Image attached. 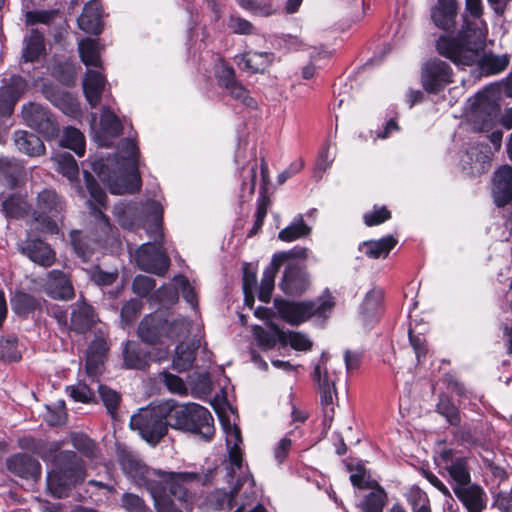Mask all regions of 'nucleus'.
<instances>
[{
  "instance_id": "obj_1",
  "label": "nucleus",
  "mask_w": 512,
  "mask_h": 512,
  "mask_svg": "<svg viewBox=\"0 0 512 512\" xmlns=\"http://www.w3.org/2000/svg\"><path fill=\"white\" fill-rule=\"evenodd\" d=\"M463 16L464 27L455 38L441 37L437 43L438 52L454 64H471L479 58L485 48L487 37L486 23L481 19V0H466Z\"/></svg>"
},
{
  "instance_id": "obj_2",
  "label": "nucleus",
  "mask_w": 512,
  "mask_h": 512,
  "mask_svg": "<svg viewBox=\"0 0 512 512\" xmlns=\"http://www.w3.org/2000/svg\"><path fill=\"white\" fill-rule=\"evenodd\" d=\"M169 425L178 430L199 435L210 441L215 433L214 419L205 407L196 403L177 404L167 413Z\"/></svg>"
},
{
  "instance_id": "obj_3",
  "label": "nucleus",
  "mask_w": 512,
  "mask_h": 512,
  "mask_svg": "<svg viewBox=\"0 0 512 512\" xmlns=\"http://www.w3.org/2000/svg\"><path fill=\"white\" fill-rule=\"evenodd\" d=\"M84 479L82 461L72 451H61L53 458V469L47 475V487L55 497L62 498L72 486Z\"/></svg>"
},
{
  "instance_id": "obj_4",
  "label": "nucleus",
  "mask_w": 512,
  "mask_h": 512,
  "mask_svg": "<svg viewBox=\"0 0 512 512\" xmlns=\"http://www.w3.org/2000/svg\"><path fill=\"white\" fill-rule=\"evenodd\" d=\"M121 157L127 161V167L115 178H108V187L112 194L121 195L134 193L141 188V178L138 171V148L134 140L124 139L120 143Z\"/></svg>"
},
{
  "instance_id": "obj_5",
  "label": "nucleus",
  "mask_w": 512,
  "mask_h": 512,
  "mask_svg": "<svg viewBox=\"0 0 512 512\" xmlns=\"http://www.w3.org/2000/svg\"><path fill=\"white\" fill-rule=\"evenodd\" d=\"M210 481L209 474H200L196 472H164L157 471L155 485L158 489L169 496L173 497L182 506L191 504L192 495L189 493L188 486L191 483L207 484Z\"/></svg>"
},
{
  "instance_id": "obj_6",
  "label": "nucleus",
  "mask_w": 512,
  "mask_h": 512,
  "mask_svg": "<svg viewBox=\"0 0 512 512\" xmlns=\"http://www.w3.org/2000/svg\"><path fill=\"white\" fill-rule=\"evenodd\" d=\"M274 306L281 319L291 325H299L313 315L325 316L333 308L334 302L331 296L316 301L298 302L275 299Z\"/></svg>"
},
{
  "instance_id": "obj_7",
  "label": "nucleus",
  "mask_w": 512,
  "mask_h": 512,
  "mask_svg": "<svg viewBox=\"0 0 512 512\" xmlns=\"http://www.w3.org/2000/svg\"><path fill=\"white\" fill-rule=\"evenodd\" d=\"M162 214V207L156 201H148L143 206L119 203L114 207V215L123 228L133 230L140 227L143 224V216H145L152 222L148 230H155L159 235L161 234Z\"/></svg>"
},
{
  "instance_id": "obj_8",
  "label": "nucleus",
  "mask_w": 512,
  "mask_h": 512,
  "mask_svg": "<svg viewBox=\"0 0 512 512\" xmlns=\"http://www.w3.org/2000/svg\"><path fill=\"white\" fill-rule=\"evenodd\" d=\"M168 425V417L154 407L140 409L130 420L131 429L138 431L140 436L151 445H156L166 435Z\"/></svg>"
},
{
  "instance_id": "obj_9",
  "label": "nucleus",
  "mask_w": 512,
  "mask_h": 512,
  "mask_svg": "<svg viewBox=\"0 0 512 512\" xmlns=\"http://www.w3.org/2000/svg\"><path fill=\"white\" fill-rule=\"evenodd\" d=\"M151 237L154 238L153 243H145L136 251L135 258L140 269L163 276L169 268L170 260L163 251L160 240L163 233L159 235L155 230H147Z\"/></svg>"
},
{
  "instance_id": "obj_10",
  "label": "nucleus",
  "mask_w": 512,
  "mask_h": 512,
  "mask_svg": "<svg viewBox=\"0 0 512 512\" xmlns=\"http://www.w3.org/2000/svg\"><path fill=\"white\" fill-rule=\"evenodd\" d=\"M236 483L233 485L231 491L228 493L224 490H215L209 496L210 504L216 509H232L234 506L235 496L243 489V494L246 499L256 497L255 480L250 472L240 474L237 472Z\"/></svg>"
},
{
  "instance_id": "obj_11",
  "label": "nucleus",
  "mask_w": 512,
  "mask_h": 512,
  "mask_svg": "<svg viewBox=\"0 0 512 512\" xmlns=\"http://www.w3.org/2000/svg\"><path fill=\"white\" fill-rule=\"evenodd\" d=\"M22 118L31 128L47 138L57 136L59 128L50 111L39 104L28 103L22 108Z\"/></svg>"
},
{
  "instance_id": "obj_12",
  "label": "nucleus",
  "mask_w": 512,
  "mask_h": 512,
  "mask_svg": "<svg viewBox=\"0 0 512 512\" xmlns=\"http://www.w3.org/2000/svg\"><path fill=\"white\" fill-rule=\"evenodd\" d=\"M421 81L427 92L438 93L452 81L451 68L440 59H432L423 66Z\"/></svg>"
},
{
  "instance_id": "obj_13",
  "label": "nucleus",
  "mask_w": 512,
  "mask_h": 512,
  "mask_svg": "<svg viewBox=\"0 0 512 512\" xmlns=\"http://www.w3.org/2000/svg\"><path fill=\"white\" fill-rule=\"evenodd\" d=\"M471 108V117L481 124V129L490 126L499 112L496 91L487 88L477 93Z\"/></svg>"
},
{
  "instance_id": "obj_14",
  "label": "nucleus",
  "mask_w": 512,
  "mask_h": 512,
  "mask_svg": "<svg viewBox=\"0 0 512 512\" xmlns=\"http://www.w3.org/2000/svg\"><path fill=\"white\" fill-rule=\"evenodd\" d=\"M64 207L63 201L54 190L44 189L37 196L36 221L46 222V228L53 233L57 230V226L49 218L59 214Z\"/></svg>"
},
{
  "instance_id": "obj_15",
  "label": "nucleus",
  "mask_w": 512,
  "mask_h": 512,
  "mask_svg": "<svg viewBox=\"0 0 512 512\" xmlns=\"http://www.w3.org/2000/svg\"><path fill=\"white\" fill-rule=\"evenodd\" d=\"M120 465L123 472L136 484L146 486L147 489L155 484L158 470L147 467L134 454L122 453L120 455Z\"/></svg>"
},
{
  "instance_id": "obj_16",
  "label": "nucleus",
  "mask_w": 512,
  "mask_h": 512,
  "mask_svg": "<svg viewBox=\"0 0 512 512\" xmlns=\"http://www.w3.org/2000/svg\"><path fill=\"white\" fill-rule=\"evenodd\" d=\"M223 428L226 434V445L228 450L230 468L228 476L233 478L237 472L240 474L249 472L247 467L243 466L242 444L240 429L231 425L229 422H223Z\"/></svg>"
},
{
  "instance_id": "obj_17",
  "label": "nucleus",
  "mask_w": 512,
  "mask_h": 512,
  "mask_svg": "<svg viewBox=\"0 0 512 512\" xmlns=\"http://www.w3.org/2000/svg\"><path fill=\"white\" fill-rule=\"evenodd\" d=\"M138 336L148 344L165 343V311L157 310L144 317L138 326Z\"/></svg>"
},
{
  "instance_id": "obj_18",
  "label": "nucleus",
  "mask_w": 512,
  "mask_h": 512,
  "mask_svg": "<svg viewBox=\"0 0 512 512\" xmlns=\"http://www.w3.org/2000/svg\"><path fill=\"white\" fill-rule=\"evenodd\" d=\"M27 82L21 76H12L0 87V116H10L19 98L27 90Z\"/></svg>"
},
{
  "instance_id": "obj_19",
  "label": "nucleus",
  "mask_w": 512,
  "mask_h": 512,
  "mask_svg": "<svg viewBox=\"0 0 512 512\" xmlns=\"http://www.w3.org/2000/svg\"><path fill=\"white\" fill-rule=\"evenodd\" d=\"M43 288L45 293L53 299L66 301L74 297L71 281L60 270H52L47 274Z\"/></svg>"
},
{
  "instance_id": "obj_20",
  "label": "nucleus",
  "mask_w": 512,
  "mask_h": 512,
  "mask_svg": "<svg viewBox=\"0 0 512 512\" xmlns=\"http://www.w3.org/2000/svg\"><path fill=\"white\" fill-rule=\"evenodd\" d=\"M492 194L498 207L512 200V166L503 165L494 172Z\"/></svg>"
},
{
  "instance_id": "obj_21",
  "label": "nucleus",
  "mask_w": 512,
  "mask_h": 512,
  "mask_svg": "<svg viewBox=\"0 0 512 512\" xmlns=\"http://www.w3.org/2000/svg\"><path fill=\"white\" fill-rule=\"evenodd\" d=\"M19 250L31 261L43 267H49L55 262L54 251L40 239H26L19 244Z\"/></svg>"
},
{
  "instance_id": "obj_22",
  "label": "nucleus",
  "mask_w": 512,
  "mask_h": 512,
  "mask_svg": "<svg viewBox=\"0 0 512 512\" xmlns=\"http://www.w3.org/2000/svg\"><path fill=\"white\" fill-rule=\"evenodd\" d=\"M309 285L307 272L298 265H289L280 282V288L288 295H300L308 289Z\"/></svg>"
},
{
  "instance_id": "obj_23",
  "label": "nucleus",
  "mask_w": 512,
  "mask_h": 512,
  "mask_svg": "<svg viewBox=\"0 0 512 512\" xmlns=\"http://www.w3.org/2000/svg\"><path fill=\"white\" fill-rule=\"evenodd\" d=\"M220 86L233 99L240 101L248 107L255 106L256 102L249 95V91L235 78V72L232 67H224L219 76Z\"/></svg>"
},
{
  "instance_id": "obj_24",
  "label": "nucleus",
  "mask_w": 512,
  "mask_h": 512,
  "mask_svg": "<svg viewBox=\"0 0 512 512\" xmlns=\"http://www.w3.org/2000/svg\"><path fill=\"white\" fill-rule=\"evenodd\" d=\"M453 491L468 512H482L486 507V495L478 485H455Z\"/></svg>"
},
{
  "instance_id": "obj_25",
  "label": "nucleus",
  "mask_w": 512,
  "mask_h": 512,
  "mask_svg": "<svg viewBox=\"0 0 512 512\" xmlns=\"http://www.w3.org/2000/svg\"><path fill=\"white\" fill-rule=\"evenodd\" d=\"M9 471L22 478L38 479L41 475L40 463L32 456L24 453L16 454L7 460Z\"/></svg>"
},
{
  "instance_id": "obj_26",
  "label": "nucleus",
  "mask_w": 512,
  "mask_h": 512,
  "mask_svg": "<svg viewBox=\"0 0 512 512\" xmlns=\"http://www.w3.org/2000/svg\"><path fill=\"white\" fill-rule=\"evenodd\" d=\"M452 450H444L440 457L445 461V468L455 485L466 486L470 484L471 477L467 466V460L464 457L453 458Z\"/></svg>"
},
{
  "instance_id": "obj_27",
  "label": "nucleus",
  "mask_w": 512,
  "mask_h": 512,
  "mask_svg": "<svg viewBox=\"0 0 512 512\" xmlns=\"http://www.w3.org/2000/svg\"><path fill=\"white\" fill-rule=\"evenodd\" d=\"M314 376L318 381L321 392V405L326 419L332 420L334 416L333 399L335 394V381L330 380L327 371L321 374V365L314 369Z\"/></svg>"
},
{
  "instance_id": "obj_28",
  "label": "nucleus",
  "mask_w": 512,
  "mask_h": 512,
  "mask_svg": "<svg viewBox=\"0 0 512 512\" xmlns=\"http://www.w3.org/2000/svg\"><path fill=\"white\" fill-rule=\"evenodd\" d=\"M287 255V253L275 254L270 265L264 269L258 294L262 302L268 303L270 301L274 289L275 276Z\"/></svg>"
},
{
  "instance_id": "obj_29",
  "label": "nucleus",
  "mask_w": 512,
  "mask_h": 512,
  "mask_svg": "<svg viewBox=\"0 0 512 512\" xmlns=\"http://www.w3.org/2000/svg\"><path fill=\"white\" fill-rule=\"evenodd\" d=\"M45 53L44 35L37 29H31L23 39L21 59L24 62H36Z\"/></svg>"
},
{
  "instance_id": "obj_30",
  "label": "nucleus",
  "mask_w": 512,
  "mask_h": 512,
  "mask_svg": "<svg viewBox=\"0 0 512 512\" xmlns=\"http://www.w3.org/2000/svg\"><path fill=\"white\" fill-rule=\"evenodd\" d=\"M78 26L81 30L90 34H99L102 31L100 3L92 0L87 3L80 17Z\"/></svg>"
},
{
  "instance_id": "obj_31",
  "label": "nucleus",
  "mask_w": 512,
  "mask_h": 512,
  "mask_svg": "<svg viewBox=\"0 0 512 512\" xmlns=\"http://www.w3.org/2000/svg\"><path fill=\"white\" fill-rule=\"evenodd\" d=\"M238 65L251 73H263L273 63L275 56L271 52H245L240 56Z\"/></svg>"
},
{
  "instance_id": "obj_32",
  "label": "nucleus",
  "mask_w": 512,
  "mask_h": 512,
  "mask_svg": "<svg viewBox=\"0 0 512 512\" xmlns=\"http://www.w3.org/2000/svg\"><path fill=\"white\" fill-rule=\"evenodd\" d=\"M104 87L105 77L102 73L89 68L83 81V89L85 97L91 107H96L100 103Z\"/></svg>"
},
{
  "instance_id": "obj_33",
  "label": "nucleus",
  "mask_w": 512,
  "mask_h": 512,
  "mask_svg": "<svg viewBox=\"0 0 512 512\" xmlns=\"http://www.w3.org/2000/svg\"><path fill=\"white\" fill-rule=\"evenodd\" d=\"M14 143L19 152L31 157H36L44 154L45 146L42 140L35 134L18 130L14 132Z\"/></svg>"
},
{
  "instance_id": "obj_34",
  "label": "nucleus",
  "mask_w": 512,
  "mask_h": 512,
  "mask_svg": "<svg viewBox=\"0 0 512 512\" xmlns=\"http://www.w3.org/2000/svg\"><path fill=\"white\" fill-rule=\"evenodd\" d=\"M456 10L455 0H439L431 13L435 25L443 30L452 28L455 24Z\"/></svg>"
},
{
  "instance_id": "obj_35",
  "label": "nucleus",
  "mask_w": 512,
  "mask_h": 512,
  "mask_svg": "<svg viewBox=\"0 0 512 512\" xmlns=\"http://www.w3.org/2000/svg\"><path fill=\"white\" fill-rule=\"evenodd\" d=\"M95 322L92 306L85 302L78 303L71 313L70 328L77 333H85Z\"/></svg>"
},
{
  "instance_id": "obj_36",
  "label": "nucleus",
  "mask_w": 512,
  "mask_h": 512,
  "mask_svg": "<svg viewBox=\"0 0 512 512\" xmlns=\"http://www.w3.org/2000/svg\"><path fill=\"white\" fill-rule=\"evenodd\" d=\"M253 335L257 345L262 350L273 349L277 343L282 346V341L284 339V331L275 324H270L268 329L261 326H254Z\"/></svg>"
},
{
  "instance_id": "obj_37",
  "label": "nucleus",
  "mask_w": 512,
  "mask_h": 512,
  "mask_svg": "<svg viewBox=\"0 0 512 512\" xmlns=\"http://www.w3.org/2000/svg\"><path fill=\"white\" fill-rule=\"evenodd\" d=\"M198 344L193 341L191 343L181 342L176 346L175 355L172 360V366L178 372H184L189 370L196 357V350Z\"/></svg>"
},
{
  "instance_id": "obj_38",
  "label": "nucleus",
  "mask_w": 512,
  "mask_h": 512,
  "mask_svg": "<svg viewBox=\"0 0 512 512\" xmlns=\"http://www.w3.org/2000/svg\"><path fill=\"white\" fill-rule=\"evenodd\" d=\"M484 48L479 53V58L471 63V64H457L458 66H471L473 64H480L483 71L488 74H498L506 69L510 62V57L508 54L503 55H494V54H484L482 55Z\"/></svg>"
},
{
  "instance_id": "obj_39",
  "label": "nucleus",
  "mask_w": 512,
  "mask_h": 512,
  "mask_svg": "<svg viewBox=\"0 0 512 512\" xmlns=\"http://www.w3.org/2000/svg\"><path fill=\"white\" fill-rule=\"evenodd\" d=\"M466 156L469 159L467 164L475 173H484L490 166L491 149L488 145L473 146L467 150Z\"/></svg>"
},
{
  "instance_id": "obj_40",
  "label": "nucleus",
  "mask_w": 512,
  "mask_h": 512,
  "mask_svg": "<svg viewBox=\"0 0 512 512\" xmlns=\"http://www.w3.org/2000/svg\"><path fill=\"white\" fill-rule=\"evenodd\" d=\"M123 356L127 368L145 369L148 366L149 356L136 342L128 341L126 343Z\"/></svg>"
},
{
  "instance_id": "obj_41",
  "label": "nucleus",
  "mask_w": 512,
  "mask_h": 512,
  "mask_svg": "<svg viewBox=\"0 0 512 512\" xmlns=\"http://www.w3.org/2000/svg\"><path fill=\"white\" fill-rule=\"evenodd\" d=\"M78 49L81 60L87 67H101V47L97 40L82 39L78 44Z\"/></svg>"
},
{
  "instance_id": "obj_42",
  "label": "nucleus",
  "mask_w": 512,
  "mask_h": 512,
  "mask_svg": "<svg viewBox=\"0 0 512 512\" xmlns=\"http://www.w3.org/2000/svg\"><path fill=\"white\" fill-rule=\"evenodd\" d=\"M166 341L187 336L190 332V322L181 316H175L165 311Z\"/></svg>"
},
{
  "instance_id": "obj_43",
  "label": "nucleus",
  "mask_w": 512,
  "mask_h": 512,
  "mask_svg": "<svg viewBox=\"0 0 512 512\" xmlns=\"http://www.w3.org/2000/svg\"><path fill=\"white\" fill-rule=\"evenodd\" d=\"M396 244V239H394L392 236H386L379 240L363 242L362 245L365 249L364 253L368 257L377 259L381 257L386 258Z\"/></svg>"
},
{
  "instance_id": "obj_44",
  "label": "nucleus",
  "mask_w": 512,
  "mask_h": 512,
  "mask_svg": "<svg viewBox=\"0 0 512 512\" xmlns=\"http://www.w3.org/2000/svg\"><path fill=\"white\" fill-rule=\"evenodd\" d=\"M310 232L311 228L305 224L303 216L299 214L287 227L278 233V238L284 242H292L308 236Z\"/></svg>"
},
{
  "instance_id": "obj_45",
  "label": "nucleus",
  "mask_w": 512,
  "mask_h": 512,
  "mask_svg": "<svg viewBox=\"0 0 512 512\" xmlns=\"http://www.w3.org/2000/svg\"><path fill=\"white\" fill-rule=\"evenodd\" d=\"M157 485H152L148 490L151 492L157 512H181L182 508H188V506H182L175 499L167 494L162 493Z\"/></svg>"
},
{
  "instance_id": "obj_46",
  "label": "nucleus",
  "mask_w": 512,
  "mask_h": 512,
  "mask_svg": "<svg viewBox=\"0 0 512 512\" xmlns=\"http://www.w3.org/2000/svg\"><path fill=\"white\" fill-rule=\"evenodd\" d=\"M61 145L65 148L73 150L79 157L85 153L84 135L74 127H67L64 130Z\"/></svg>"
},
{
  "instance_id": "obj_47",
  "label": "nucleus",
  "mask_w": 512,
  "mask_h": 512,
  "mask_svg": "<svg viewBox=\"0 0 512 512\" xmlns=\"http://www.w3.org/2000/svg\"><path fill=\"white\" fill-rule=\"evenodd\" d=\"M101 131L110 137H118L122 133V124L117 115L104 107L100 118Z\"/></svg>"
},
{
  "instance_id": "obj_48",
  "label": "nucleus",
  "mask_w": 512,
  "mask_h": 512,
  "mask_svg": "<svg viewBox=\"0 0 512 512\" xmlns=\"http://www.w3.org/2000/svg\"><path fill=\"white\" fill-rule=\"evenodd\" d=\"M11 305L18 315H27L39 306V301L25 292H16L11 298Z\"/></svg>"
},
{
  "instance_id": "obj_49",
  "label": "nucleus",
  "mask_w": 512,
  "mask_h": 512,
  "mask_svg": "<svg viewBox=\"0 0 512 512\" xmlns=\"http://www.w3.org/2000/svg\"><path fill=\"white\" fill-rule=\"evenodd\" d=\"M54 161L57 164V171L69 180H73L78 177L79 168L74 157L68 152L58 153L54 157Z\"/></svg>"
},
{
  "instance_id": "obj_50",
  "label": "nucleus",
  "mask_w": 512,
  "mask_h": 512,
  "mask_svg": "<svg viewBox=\"0 0 512 512\" xmlns=\"http://www.w3.org/2000/svg\"><path fill=\"white\" fill-rule=\"evenodd\" d=\"M51 101L68 116L75 117L80 112L77 100L69 93L58 92L54 95V99H51Z\"/></svg>"
},
{
  "instance_id": "obj_51",
  "label": "nucleus",
  "mask_w": 512,
  "mask_h": 512,
  "mask_svg": "<svg viewBox=\"0 0 512 512\" xmlns=\"http://www.w3.org/2000/svg\"><path fill=\"white\" fill-rule=\"evenodd\" d=\"M437 412L446 418L451 425H459L461 422L460 412L451 400L441 395L437 404Z\"/></svg>"
},
{
  "instance_id": "obj_52",
  "label": "nucleus",
  "mask_w": 512,
  "mask_h": 512,
  "mask_svg": "<svg viewBox=\"0 0 512 512\" xmlns=\"http://www.w3.org/2000/svg\"><path fill=\"white\" fill-rule=\"evenodd\" d=\"M372 491L365 497L362 506L366 512H381L385 501L384 490L376 484Z\"/></svg>"
},
{
  "instance_id": "obj_53",
  "label": "nucleus",
  "mask_w": 512,
  "mask_h": 512,
  "mask_svg": "<svg viewBox=\"0 0 512 512\" xmlns=\"http://www.w3.org/2000/svg\"><path fill=\"white\" fill-rule=\"evenodd\" d=\"M2 210L7 217L17 219L26 212L27 205L20 196L12 195L3 201Z\"/></svg>"
},
{
  "instance_id": "obj_54",
  "label": "nucleus",
  "mask_w": 512,
  "mask_h": 512,
  "mask_svg": "<svg viewBox=\"0 0 512 512\" xmlns=\"http://www.w3.org/2000/svg\"><path fill=\"white\" fill-rule=\"evenodd\" d=\"M282 347L290 345L295 350L307 351L312 347L308 337L300 332L284 331Z\"/></svg>"
},
{
  "instance_id": "obj_55",
  "label": "nucleus",
  "mask_w": 512,
  "mask_h": 512,
  "mask_svg": "<svg viewBox=\"0 0 512 512\" xmlns=\"http://www.w3.org/2000/svg\"><path fill=\"white\" fill-rule=\"evenodd\" d=\"M383 301V291L381 289H372L366 294L362 304V312L367 316L375 315Z\"/></svg>"
},
{
  "instance_id": "obj_56",
  "label": "nucleus",
  "mask_w": 512,
  "mask_h": 512,
  "mask_svg": "<svg viewBox=\"0 0 512 512\" xmlns=\"http://www.w3.org/2000/svg\"><path fill=\"white\" fill-rule=\"evenodd\" d=\"M72 246L79 257L87 260L93 253L94 247L90 244L87 237H82L80 232L73 231L71 233Z\"/></svg>"
},
{
  "instance_id": "obj_57",
  "label": "nucleus",
  "mask_w": 512,
  "mask_h": 512,
  "mask_svg": "<svg viewBox=\"0 0 512 512\" xmlns=\"http://www.w3.org/2000/svg\"><path fill=\"white\" fill-rule=\"evenodd\" d=\"M72 445L87 457H94L96 455L95 442L85 434H73Z\"/></svg>"
},
{
  "instance_id": "obj_58",
  "label": "nucleus",
  "mask_w": 512,
  "mask_h": 512,
  "mask_svg": "<svg viewBox=\"0 0 512 512\" xmlns=\"http://www.w3.org/2000/svg\"><path fill=\"white\" fill-rule=\"evenodd\" d=\"M67 390L74 401L89 403L94 400L93 390L84 382H78L68 387Z\"/></svg>"
},
{
  "instance_id": "obj_59",
  "label": "nucleus",
  "mask_w": 512,
  "mask_h": 512,
  "mask_svg": "<svg viewBox=\"0 0 512 512\" xmlns=\"http://www.w3.org/2000/svg\"><path fill=\"white\" fill-rule=\"evenodd\" d=\"M122 507L128 512H149L144 500L133 493H125L121 499Z\"/></svg>"
},
{
  "instance_id": "obj_60",
  "label": "nucleus",
  "mask_w": 512,
  "mask_h": 512,
  "mask_svg": "<svg viewBox=\"0 0 512 512\" xmlns=\"http://www.w3.org/2000/svg\"><path fill=\"white\" fill-rule=\"evenodd\" d=\"M86 187L91 195V198L100 206H104L107 196L104 190L100 187L94 177L89 173H84Z\"/></svg>"
},
{
  "instance_id": "obj_61",
  "label": "nucleus",
  "mask_w": 512,
  "mask_h": 512,
  "mask_svg": "<svg viewBox=\"0 0 512 512\" xmlns=\"http://www.w3.org/2000/svg\"><path fill=\"white\" fill-rule=\"evenodd\" d=\"M161 375L165 386L170 392L180 395L187 393V387L179 376L174 375L168 371L162 372Z\"/></svg>"
},
{
  "instance_id": "obj_62",
  "label": "nucleus",
  "mask_w": 512,
  "mask_h": 512,
  "mask_svg": "<svg viewBox=\"0 0 512 512\" xmlns=\"http://www.w3.org/2000/svg\"><path fill=\"white\" fill-rule=\"evenodd\" d=\"M100 397L110 414H113L118 407L120 396L118 393L104 385H98Z\"/></svg>"
},
{
  "instance_id": "obj_63",
  "label": "nucleus",
  "mask_w": 512,
  "mask_h": 512,
  "mask_svg": "<svg viewBox=\"0 0 512 512\" xmlns=\"http://www.w3.org/2000/svg\"><path fill=\"white\" fill-rule=\"evenodd\" d=\"M0 358L8 361H17L20 359V353L17 349L15 338H7L0 342Z\"/></svg>"
},
{
  "instance_id": "obj_64",
  "label": "nucleus",
  "mask_w": 512,
  "mask_h": 512,
  "mask_svg": "<svg viewBox=\"0 0 512 512\" xmlns=\"http://www.w3.org/2000/svg\"><path fill=\"white\" fill-rule=\"evenodd\" d=\"M155 280L149 276L138 275L134 278L132 289L139 296L148 295L155 287Z\"/></svg>"
}]
</instances>
